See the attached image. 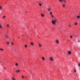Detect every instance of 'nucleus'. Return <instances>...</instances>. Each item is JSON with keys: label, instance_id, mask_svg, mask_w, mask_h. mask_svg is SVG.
I'll return each mask as SVG.
<instances>
[{"label": "nucleus", "instance_id": "28", "mask_svg": "<svg viewBox=\"0 0 80 80\" xmlns=\"http://www.w3.org/2000/svg\"><path fill=\"white\" fill-rule=\"evenodd\" d=\"M68 27H71V26L70 25V24H69V25H68Z\"/></svg>", "mask_w": 80, "mask_h": 80}, {"label": "nucleus", "instance_id": "14", "mask_svg": "<svg viewBox=\"0 0 80 80\" xmlns=\"http://www.w3.org/2000/svg\"><path fill=\"white\" fill-rule=\"evenodd\" d=\"M39 47H42V45H41V44L40 43H39Z\"/></svg>", "mask_w": 80, "mask_h": 80}, {"label": "nucleus", "instance_id": "31", "mask_svg": "<svg viewBox=\"0 0 80 80\" xmlns=\"http://www.w3.org/2000/svg\"><path fill=\"white\" fill-rule=\"evenodd\" d=\"M13 42H12L11 43V45H13Z\"/></svg>", "mask_w": 80, "mask_h": 80}, {"label": "nucleus", "instance_id": "15", "mask_svg": "<svg viewBox=\"0 0 80 80\" xmlns=\"http://www.w3.org/2000/svg\"><path fill=\"white\" fill-rule=\"evenodd\" d=\"M12 80H16V79L15 78H12Z\"/></svg>", "mask_w": 80, "mask_h": 80}, {"label": "nucleus", "instance_id": "35", "mask_svg": "<svg viewBox=\"0 0 80 80\" xmlns=\"http://www.w3.org/2000/svg\"><path fill=\"white\" fill-rule=\"evenodd\" d=\"M75 37H78V36H77V35H76V36H75Z\"/></svg>", "mask_w": 80, "mask_h": 80}, {"label": "nucleus", "instance_id": "9", "mask_svg": "<svg viewBox=\"0 0 80 80\" xmlns=\"http://www.w3.org/2000/svg\"><path fill=\"white\" fill-rule=\"evenodd\" d=\"M2 7L1 6H0V10H2Z\"/></svg>", "mask_w": 80, "mask_h": 80}, {"label": "nucleus", "instance_id": "16", "mask_svg": "<svg viewBox=\"0 0 80 80\" xmlns=\"http://www.w3.org/2000/svg\"><path fill=\"white\" fill-rule=\"evenodd\" d=\"M63 1H63L64 3H66V2H67V1H66V0H64Z\"/></svg>", "mask_w": 80, "mask_h": 80}, {"label": "nucleus", "instance_id": "27", "mask_svg": "<svg viewBox=\"0 0 80 80\" xmlns=\"http://www.w3.org/2000/svg\"><path fill=\"white\" fill-rule=\"evenodd\" d=\"M22 78H24V76H23L22 75Z\"/></svg>", "mask_w": 80, "mask_h": 80}, {"label": "nucleus", "instance_id": "5", "mask_svg": "<svg viewBox=\"0 0 80 80\" xmlns=\"http://www.w3.org/2000/svg\"><path fill=\"white\" fill-rule=\"evenodd\" d=\"M19 72H20V70H16V72L17 73H18Z\"/></svg>", "mask_w": 80, "mask_h": 80}, {"label": "nucleus", "instance_id": "19", "mask_svg": "<svg viewBox=\"0 0 80 80\" xmlns=\"http://www.w3.org/2000/svg\"><path fill=\"white\" fill-rule=\"evenodd\" d=\"M74 25H77V22H75Z\"/></svg>", "mask_w": 80, "mask_h": 80}, {"label": "nucleus", "instance_id": "17", "mask_svg": "<svg viewBox=\"0 0 80 80\" xmlns=\"http://www.w3.org/2000/svg\"><path fill=\"white\" fill-rule=\"evenodd\" d=\"M41 17H44V15H43V14H41Z\"/></svg>", "mask_w": 80, "mask_h": 80}, {"label": "nucleus", "instance_id": "25", "mask_svg": "<svg viewBox=\"0 0 80 80\" xmlns=\"http://www.w3.org/2000/svg\"><path fill=\"white\" fill-rule=\"evenodd\" d=\"M70 38H73V37H72V36H70Z\"/></svg>", "mask_w": 80, "mask_h": 80}, {"label": "nucleus", "instance_id": "30", "mask_svg": "<svg viewBox=\"0 0 80 80\" xmlns=\"http://www.w3.org/2000/svg\"><path fill=\"white\" fill-rule=\"evenodd\" d=\"M59 2H62V0H59Z\"/></svg>", "mask_w": 80, "mask_h": 80}, {"label": "nucleus", "instance_id": "2", "mask_svg": "<svg viewBox=\"0 0 80 80\" xmlns=\"http://www.w3.org/2000/svg\"><path fill=\"white\" fill-rule=\"evenodd\" d=\"M49 60L50 61H51V62H53L54 60L53 59V58L52 57H51L49 58Z\"/></svg>", "mask_w": 80, "mask_h": 80}, {"label": "nucleus", "instance_id": "1", "mask_svg": "<svg viewBox=\"0 0 80 80\" xmlns=\"http://www.w3.org/2000/svg\"><path fill=\"white\" fill-rule=\"evenodd\" d=\"M57 22V20H52V23H53L54 25H55V24Z\"/></svg>", "mask_w": 80, "mask_h": 80}, {"label": "nucleus", "instance_id": "8", "mask_svg": "<svg viewBox=\"0 0 80 80\" xmlns=\"http://www.w3.org/2000/svg\"><path fill=\"white\" fill-rule=\"evenodd\" d=\"M50 15H52V14H53V12H51L50 13Z\"/></svg>", "mask_w": 80, "mask_h": 80}, {"label": "nucleus", "instance_id": "7", "mask_svg": "<svg viewBox=\"0 0 80 80\" xmlns=\"http://www.w3.org/2000/svg\"><path fill=\"white\" fill-rule=\"evenodd\" d=\"M5 37L7 38H8V36L7 34H6Z\"/></svg>", "mask_w": 80, "mask_h": 80}, {"label": "nucleus", "instance_id": "36", "mask_svg": "<svg viewBox=\"0 0 80 80\" xmlns=\"http://www.w3.org/2000/svg\"><path fill=\"white\" fill-rule=\"evenodd\" d=\"M78 66H80V63H79V64Z\"/></svg>", "mask_w": 80, "mask_h": 80}, {"label": "nucleus", "instance_id": "13", "mask_svg": "<svg viewBox=\"0 0 80 80\" xmlns=\"http://www.w3.org/2000/svg\"><path fill=\"white\" fill-rule=\"evenodd\" d=\"M31 45H33V43L31 42Z\"/></svg>", "mask_w": 80, "mask_h": 80}, {"label": "nucleus", "instance_id": "12", "mask_svg": "<svg viewBox=\"0 0 80 80\" xmlns=\"http://www.w3.org/2000/svg\"><path fill=\"white\" fill-rule=\"evenodd\" d=\"M42 60H45V58H44V57H42Z\"/></svg>", "mask_w": 80, "mask_h": 80}, {"label": "nucleus", "instance_id": "37", "mask_svg": "<svg viewBox=\"0 0 80 80\" xmlns=\"http://www.w3.org/2000/svg\"><path fill=\"white\" fill-rule=\"evenodd\" d=\"M0 62H1V61H0Z\"/></svg>", "mask_w": 80, "mask_h": 80}, {"label": "nucleus", "instance_id": "39", "mask_svg": "<svg viewBox=\"0 0 80 80\" xmlns=\"http://www.w3.org/2000/svg\"><path fill=\"white\" fill-rule=\"evenodd\" d=\"M4 63H5V62H4Z\"/></svg>", "mask_w": 80, "mask_h": 80}, {"label": "nucleus", "instance_id": "3", "mask_svg": "<svg viewBox=\"0 0 80 80\" xmlns=\"http://www.w3.org/2000/svg\"><path fill=\"white\" fill-rule=\"evenodd\" d=\"M47 11H48V12H50V11H51V8L49 7V8H47Z\"/></svg>", "mask_w": 80, "mask_h": 80}, {"label": "nucleus", "instance_id": "32", "mask_svg": "<svg viewBox=\"0 0 80 80\" xmlns=\"http://www.w3.org/2000/svg\"><path fill=\"white\" fill-rule=\"evenodd\" d=\"M0 27L1 28H2V25H0Z\"/></svg>", "mask_w": 80, "mask_h": 80}, {"label": "nucleus", "instance_id": "24", "mask_svg": "<svg viewBox=\"0 0 80 80\" xmlns=\"http://www.w3.org/2000/svg\"><path fill=\"white\" fill-rule=\"evenodd\" d=\"M39 6H42V4L41 3H40L39 4Z\"/></svg>", "mask_w": 80, "mask_h": 80}, {"label": "nucleus", "instance_id": "34", "mask_svg": "<svg viewBox=\"0 0 80 80\" xmlns=\"http://www.w3.org/2000/svg\"><path fill=\"white\" fill-rule=\"evenodd\" d=\"M3 68L4 70H5V69H6V68H5V67H4Z\"/></svg>", "mask_w": 80, "mask_h": 80}, {"label": "nucleus", "instance_id": "21", "mask_svg": "<svg viewBox=\"0 0 80 80\" xmlns=\"http://www.w3.org/2000/svg\"><path fill=\"white\" fill-rule=\"evenodd\" d=\"M0 50H1V51H3V49H1V48H0Z\"/></svg>", "mask_w": 80, "mask_h": 80}, {"label": "nucleus", "instance_id": "40", "mask_svg": "<svg viewBox=\"0 0 80 80\" xmlns=\"http://www.w3.org/2000/svg\"><path fill=\"white\" fill-rule=\"evenodd\" d=\"M23 72H25V71H24Z\"/></svg>", "mask_w": 80, "mask_h": 80}, {"label": "nucleus", "instance_id": "6", "mask_svg": "<svg viewBox=\"0 0 80 80\" xmlns=\"http://www.w3.org/2000/svg\"><path fill=\"white\" fill-rule=\"evenodd\" d=\"M68 53H69V55H71L72 54V52H71V51H68Z\"/></svg>", "mask_w": 80, "mask_h": 80}, {"label": "nucleus", "instance_id": "20", "mask_svg": "<svg viewBox=\"0 0 80 80\" xmlns=\"http://www.w3.org/2000/svg\"><path fill=\"white\" fill-rule=\"evenodd\" d=\"M18 63H16L15 64L16 66H18Z\"/></svg>", "mask_w": 80, "mask_h": 80}, {"label": "nucleus", "instance_id": "22", "mask_svg": "<svg viewBox=\"0 0 80 80\" xmlns=\"http://www.w3.org/2000/svg\"><path fill=\"white\" fill-rule=\"evenodd\" d=\"M6 18V17L5 16H4L3 17H2V18Z\"/></svg>", "mask_w": 80, "mask_h": 80}, {"label": "nucleus", "instance_id": "33", "mask_svg": "<svg viewBox=\"0 0 80 80\" xmlns=\"http://www.w3.org/2000/svg\"><path fill=\"white\" fill-rule=\"evenodd\" d=\"M51 17H52V18H53V15H52Z\"/></svg>", "mask_w": 80, "mask_h": 80}, {"label": "nucleus", "instance_id": "29", "mask_svg": "<svg viewBox=\"0 0 80 80\" xmlns=\"http://www.w3.org/2000/svg\"><path fill=\"white\" fill-rule=\"evenodd\" d=\"M74 71V72H75V73H76V70L75 69Z\"/></svg>", "mask_w": 80, "mask_h": 80}, {"label": "nucleus", "instance_id": "38", "mask_svg": "<svg viewBox=\"0 0 80 80\" xmlns=\"http://www.w3.org/2000/svg\"><path fill=\"white\" fill-rule=\"evenodd\" d=\"M7 33H8V32H7Z\"/></svg>", "mask_w": 80, "mask_h": 80}, {"label": "nucleus", "instance_id": "18", "mask_svg": "<svg viewBox=\"0 0 80 80\" xmlns=\"http://www.w3.org/2000/svg\"><path fill=\"white\" fill-rule=\"evenodd\" d=\"M7 27H8L9 28H10V26H9V25L8 24Z\"/></svg>", "mask_w": 80, "mask_h": 80}, {"label": "nucleus", "instance_id": "4", "mask_svg": "<svg viewBox=\"0 0 80 80\" xmlns=\"http://www.w3.org/2000/svg\"><path fill=\"white\" fill-rule=\"evenodd\" d=\"M56 42L57 44H58L59 43V41H58V39H57L56 40Z\"/></svg>", "mask_w": 80, "mask_h": 80}, {"label": "nucleus", "instance_id": "26", "mask_svg": "<svg viewBox=\"0 0 80 80\" xmlns=\"http://www.w3.org/2000/svg\"><path fill=\"white\" fill-rule=\"evenodd\" d=\"M63 7H65V4H63V5H62Z\"/></svg>", "mask_w": 80, "mask_h": 80}, {"label": "nucleus", "instance_id": "23", "mask_svg": "<svg viewBox=\"0 0 80 80\" xmlns=\"http://www.w3.org/2000/svg\"><path fill=\"white\" fill-rule=\"evenodd\" d=\"M25 47H26V48H27V46L26 45H25Z\"/></svg>", "mask_w": 80, "mask_h": 80}, {"label": "nucleus", "instance_id": "11", "mask_svg": "<svg viewBox=\"0 0 80 80\" xmlns=\"http://www.w3.org/2000/svg\"><path fill=\"white\" fill-rule=\"evenodd\" d=\"M80 16H77V18H80Z\"/></svg>", "mask_w": 80, "mask_h": 80}, {"label": "nucleus", "instance_id": "10", "mask_svg": "<svg viewBox=\"0 0 80 80\" xmlns=\"http://www.w3.org/2000/svg\"><path fill=\"white\" fill-rule=\"evenodd\" d=\"M7 43L8 45H9V44H10V42H9L8 41L7 42Z\"/></svg>", "mask_w": 80, "mask_h": 80}]
</instances>
